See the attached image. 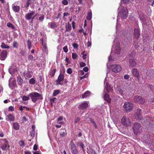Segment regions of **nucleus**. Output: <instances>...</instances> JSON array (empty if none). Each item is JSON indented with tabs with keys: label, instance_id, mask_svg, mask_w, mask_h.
I'll return each mask as SVG.
<instances>
[{
	"label": "nucleus",
	"instance_id": "53",
	"mask_svg": "<svg viewBox=\"0 0 154 154\" xmlns=\"http://www.w3.org/2000/svg\"><path fill=\"white\" fill-rule=\"evenodd\" d=\"M79 146L81 148H82V149H83V148L84 147V144H83L82 143H80Z\"/></svg>",
	"mask_w": 154,
	"mask_h": 154
},
{
	"label": "nucleus",
	"instance_id": "30",
	"mask_svg": "<svg viewBox=\"0 0 154 154\" xmlns=\"http://www.w3.org/2000/svg\"><path fill=\"white\" fill-rule=\"evenodd\" d=\"M34 1L35 0H27L26 4V7H29L30 4L34 2Z\"/></svg>",
	"mask_w": 154,
	"mask_h": 154
},
{
	"label": "nucleus",
	"instance_id": "46",
	"mask_svg": "<svg viewBox=\"0 0 154 154\" xmlns=\"http://www.w3.org/2000/svg\"><path fill=\"white\" fill-rule=\"evenodd\" d=\"M84 52H85L84 51L82 52V53L81 54H83L82 57H83V59L84 60H85L86 58L87 55L86 54H84Z\"/></svg>",
	"mask_w": 154,
	"mask_h": 154
},
{
	"label": "nucleus",
	"instance_id": "20",
	"mask_svg": "<svg viewBox=\"0 0 154 154\" xmlns=\"http://www.w3.org/2000/svg\"><path fill=\"white\" fill-rule=\"evenodd\" d=\"M129 66L131 67H133L136 65V61L134 59H130L129 60Z\"/></svg>",
	"mask_w": 154,
	"mask_h": 154
},
{
	"label": "nucleus",
	"instance_id": "38",
	"mask_svg": "<svg viewBox=\"0 0 154 154\" xmlns=\"http://www.w3.org/2000/svg\"><path fill=\"white\" fill-rule=\"evenodd\" d=\"M35 81V80L33 78H31L29 80V83L31 84H34Z\"/></svg>",
	"mask_w": 154,
	"mask_h": 154
},
{
	"label": "nucleus",
	"instance_id": "35",
	"mask_svg": "<svg viewBox=\"0 0 154 154\" xmlns=\"http://www.w3.org/2000/svg\"><path fill=\"white\" fill-rule=\"evenodd\" d=\"M60 91L59 90H55L54 91L53 93V95L54 96H56L58 94L60 93Z\"/></svg>",
	"mask_w": 154,
	"mask_h": 154
},
{
	"label": "nucleus",
	"instance_id": "55",
	"mask_svg": "<svg viewBox=\"0 0 154 154\" xmlns=\"http://www.w3.org/2000/svg\"><path fill=\"white\" fill-rule=\"evenodd\" d=\"M122 1H123L125 4H128L129 2V0H122Z\"/></svg>",
	"mask_w": 154,
	"mask_h": 154
},
{
	"label": "nucleus",
	"instance_id": "11",
	"mask_svg": "<svg viewBox=\"0 0 154 154\" xmlns=\"http://www.w3.org/2000/svg\"><path fill=\"white\" fill-rule=\"evenodd\" d=\"M71 152L73 154H77L78 151L73 142L71 141L69 144Z\"/></svg>",
	"mask_w": 154,
	"mask_h": 154
},
{
	"label": "nucleus",
	"instance_id": "47",
	"mask_svg": "<svg viewBox=\"0 0 154 154\" xmlns=\"http://www.w3.org/2000/svg\"><path fill=\"white\" fill-rule=\"evenodd\" d=\"M62 2L64 5H67L68 3V2L67 0H63L62 1Z\"/></svg>",
	"mask_w": 154,
	"mask_h": 154
},
{
	"label": "nucleus",
	"instance_id": "21",
	"mask_svg": "<svg viewBox=\"0 0 154 154\" xmlns=\"http://www.w3.org/2000/svg\"><path fill=\"white\" fill-rule=\"evenodd\" d=\"M23 74L26 79L30 78L32 77L31 74L30 72L29 71H25L24 72Z\"/></svg>",
	"mask_w": 154,
	"mask_h": 154
},
{
	"label": "nucleus",
	"instance_id": "9",
	"mask_svg": "<svg viewBox=\"0 0 154 154\" xmlns=\"http://www.w3.org/2000/svg\"><path fill=\"white\" fill-rule=\"evenodd\" d=\"M121 122L125 126H128L131 125V122L129 119L126 116L123 117L121 119Z\"/></svg>",
	"mask_w": 154,
	"mask_h": 154
},
{
	"label": "nucleus",
	"instance_id": "29",
	"mask_svg": "<svg viewBox=\"0 0 154 154\" xmlns=\"http://www.w3.org/2000/svg\"><path fill=\"white\" fill-rule=\"evenodd\" d=\"M90 95V92L89 91H87L81 96L82 98H84L87 97Z\"/></svg>",
	"mask_w": 154,
	"mask_h": 154
},
{
	"label": "nucleus",
	"instance_id": "25",
	"mask_svg": "<svg viewBox=\"0 0 154 154\" xmlns=\"http://www.w3.org/2000/svg\"><path fill=\"white\" fill-rule=\"evenodd\" d=\"M104 100L106 101L108 103H110V99L109 97L108 94L106 93H105L104 94Z\"/></svg>",
	"mask_w": 154,
	"mask_h": 154
},
{
	"label": "nucleus",
	"instance_id": "2",
	"mask_svg": "<svg viewBox=\"0 0 154 154\" xmlns=\"http://www.w3.org/2000/svg\"><path fill=\"white\" fill-rule=\"evenodd\" d=\"M133 90V88L131 85L126 84L125 85L122 89H120L118 91L121 95L125 97L127 95V93H129Z\"/></svg>",
	"mask_w": 154,
	"mask_h": 154
},
{
	"label": "nucleus",
	"instance_id": "59",
	"mask_svg": "<svg viewBox=\"0 0 154 154\" xmlns=\"http://www.w3.org/2000/svg\"><path fill=\"white\" fill-rule=\"evenodd\" d=\"M63 119V117L62 116H60L57 119L58 122H59V121L62 120Z\"/></svg>",
	"mask_w": 154,
	"mask_h": 154
},
{
	"label": "nucleus",
	"instance_id": "36",
	"mask_svg": "<svg viewBox=\"0 0 154 154\" xmlns=\"http://www.w3.org/2000/svg\"><path fill=\"white\" fill-rule=\"evenodd\" d=\"M21 97L22 100L23 101H27L29 99V97L25 95H23Z\"/></svg>",
	"mask_w": 154,
	"mask_h": 154
},
{
	"label": "nucleus",
	"instance_id": "41",
	"mask_svg": "<svg viewBox=\"0 0 154 154\" xmlns=\"http://www.w3.org/2000/svg\"><path fill=\"white\" fill-rule=\"evenodd\" d=\"M18 44L17 43L16 41H14L13 44V46L14 47L17 48L18 47Z\"/></svg>",
	"mask_w": 154,
	"mask_h": 154
},
{
	"label": "nucleus",
	"instance_id": "6",
	"mask_svg": "<svg viewBox=\"0 0 154 154\" xmlns=\"http://www.w3.org/2000/svg\"><path fill=\"white\" fill-rule=\"evenodd\" d=\"M123 107L127 112H128L131 111L133 109V104L131 102H126L123 106Z\"/></svg>",
	"mask_w": 154,
	"mask_h": 154
},
{
	"label": "nucleus",
	"instance_id": "61",
	"mask_svg": "<svg viewBox=\"0 0 154 154\" xmlns=\"http://www.w3.org/2000/svg\"><path fill=\"white\" fill-rule=\"evenodd\" d=\"M91 154H97L92 149L91 150Z\"/></svg>",
	"mask_w": 154,
	"mask_h": 154
},
{
	"label": "nucleus",
	"instance_id": "26",
	"mask_svg": "<svg viewBox=\"0 0 154 154\" xmlns=\"http://www.w3.org/2000/svg\"><path fill=\"white\" fill-rule=\"evenodd\" d=\"M12 9L13 11L15 12H18L20 9V7L19 6H16L12 5Z\"/></svg>",
	"mask_w": 154,
	"mask_h": 154
},
{
	"label": "nucleus",
	"instance_id": "14",
	"mask_svg": "<svg viewBox=\"0 0 154 154\" xmlns=\"http://www.w3.org/2000/svg\"><path fill=\"white\" fill-rule=\"evenodd\" d=\"M106 79L107 78H106L104 81V83H106V87H105V88L104 90V92H105V90L106 89L107 91L108 92H109L112 91V88L110 86V85H109V83L107 82Z\"/></svg>",
	"mask_w": 154,
	"mask_h": 154
},
{
	"label": "nucleus",
	"instance_id": "31",
	"mask_svg": "<svg viewBox=\"0 0 154 154\" xmlns=\"http://www.w3.org/2000/svg\"><path fill=\"white\" fill-rule=\"evenodd\" d=\"M17 80L18 83L20 85H21L23 83V81L20 77H18L17 78Z\"/></svg>",
	"mask_w": 154,
	"mask_h": 154
},
{
	"label": "nucleus",
	"instance_id": "10",
	"mask_svg": "<svg viewBox=\"0 0 154 154\" xmlns=\"http://www.w3.org/2000/svg\"><path fill=\"white\" fill-rule=\"evenodd\" d=\"M121 50L120 44L119 42L116 43V45L114 44L112 48V51H114L115 53L117 54H119Z\"/></svg>",
	"mask_w": 154,
	"mask_h": 154
},
{
	"label": "nucleus",
	"instance_id": "4",
	"mask_svg": "<svg viewBox=\"0 0 154 154\" xmlns=\"http://www.w3.org/2000/svg\"><path fill=\"white\" fill-rule=\"evenodd\" d=\"M34 11H31L30 13L26 14L25 16V18L26 20H29L31 19V22L32 23L34 19L38 15L37 14L35 15Z\"/></svg>",
	"mask_w": 154,
	"mask_h": 154
},
{
	"label": "nucleus",
	"instance_id": "58",
	"mask_svg": "<svg viewBox=\"0 0 154 154\" xmlns=\"http://www.w3.org/2000/svg\"><path fill=\"white\" fill-rule=\"evenodd\" d=\"M79 72L80 74V75H83L84 74V72L82 70H81L79 71Z\"/></svg>",
	"mask_w": 154,
	"mask_h": 154
},
{
	"label": "nucleus",
	"instance_id": "45",
	"mask_svg": "<svg viewBox=\"0 0 154 154\" xmlns=\"http://www.w3.org/2000/svg\"><path fill=\"white\" fill-rule=\"evenodd\" d=\"M64 51L65 53H67L68 51V49L67 46H65L63 48Z\"/></svg>",
	"mask_w": 154,
	"mask_h": 154
},
{
	"label": "nucleus",
	"instance_id": "16",
	"mask_svg": "<svg viewBox=\"0 0 154 154\" xmlns=\"http://www.w3.org/2000/svg\"><path fill=\"white\" fill-rule=\"evenodd\" d=\"M141 110L140 109H137L136 112L134 115V117L135 119H141Z\"/></svg>",
	"mask_w": 154,
	"mask_h": 154
},
{
	"label": "nucleus",
	"instance_id": "5",
	"mask_svg": "<svg viewBox=\"0 0 154 154\" xmlns=\"http://www.w3.org/2000/svg\"><path fill=\"white\" fill-rule=\"evenodd\" d=\"M1 140L3 141L2 142L1 148L3 150H7L10 147L8 141L5 138L1 139Z\"/></svg>",
	"mask_w": 154,
	"mask_h": 154
},
{
	"label": "nucleus",
	"instance_id": "51",
	"mask_svg": "<svg viewBox=\"0 0 154 154\" xmlns=\"http://www.w3.org/2000/svg\"><path fill=\"white\" fill-rule=\"evenodd\" d=\"M33 150H36L38 149V146L37 145L35 144L34 145L33 147Z\"/></svg>",
	"mask_w": 154,
	"mask_h": 154
},
{
	"label": "nucleus",
	"instance_id": "63",
	"mask_svg": "<svg viewBox=\"0 0 154 154\" xmlns=\"http://www.w3.org/2000/svg\"><path fill=\"white\" fill-rule=\"evenodd\" d=\"M19 110L21 111H22L24 110V108H23V106H20L19 108Z\"/></svg>",
	"mask_w": 154,
	"mask_h": 154
},
{
	"label": "nucleus",
	"instance_id": "43",
	"mask_svg": "<svg viewBox=\"0 0 154 154\" xmlns=\"http://www.w3.org/2000/svg\"><path fill=\"white\" fill-rule=\"evenodd\" d=\"M72 46L74 48L77 49L78 47V45L76 43H73L72 44Z\"/></svg>",
	"mask_w": 154,
	"mask_h": 154
},
{
	"label": "nucleus",
	"instance_id": "42",
	"mask_svg": "<svg viewBox=\"0 0 154 154\" xmlns=\"http://www.w3.org/2000/svg\"><path fill=\"white\" fill-rule=\"evenodd\" d=\"M27 44L28 45L29 49H30L31 47V44L30 42L28 40L27 41Z\"/></svg>",
	"mask_w": 154,
	"mask_h": 154
},
{
	"label": "nucleus",
	"instance_id": "48",
	"mask_svg": "<svg viewBox=\"0 0 154 154\" xmlns=\"http://www.w3.org/2000/svg\"><path fill=\"white\" fill-rule=\"evenodd\" d=\"M80 66L81 67H83L86 66V64L83 62H81L80 63Z\"/></svg>",
	"mask_w": 154,
	"mask_h": 154
},
{
	"label": "nucleus",
	"instance_id": "28",
	"mask_svg": "<svg viewBox=\"0 0 154 154\" xmlns=\"http://www.w3.org/2000/svg\"><path fill=\"white\" fill-rule=\"evenodd\" d=\"M132 73L134 76L137 77L139 75V73L137 69H134L132 71Z\"/></svg>",
	"mask_w": 154,
	"mask_h": 154
},
{
	"label": "nucleus",
	"instance_id": "52",
	"mask_svg": "<svg viewBox=\"0 0 154 154\" xmlns=\"http://www.w3.org/2000/svg\"><path fill=\"white\" fill-rule=\"evenodd\" d=\"M83 70L85 72H87L88 71V68L87 67H85L83 68Z\"/></svg>",
	"mask_w": 154,
	"mask_h": 154
},
{
	"label": "nucleus",
	"instance_id": "44",
	"mask_svg": "<svg viewBox=\"0 0 154 154\" xmlns=\"http://www.w3.org/2000/svg\"><path fill=\"white\" fill-rule=\"evenodd\" d=\"M19 144L20 146L23 147L24 146V142L22 140L20 141L19 142Z\"/></svg>",
	"mask_w": 154,
	"mask_h": 154
},
{
	"label": "nucleus",
	"instance_id": "1",
	"mask_svg": "<svg viewBox=\"0 0 154 154\" xmlns=\"http://www.w3.org/2000/svg\"><path fill=\"white\" fill-rule=\"evenodd\" d=\"M119 12L118 14V18L117 21V25L116 26L117 29L118 28L119 23L121 22L120 18L121 20L125 19L128 16V11L126 7H123L120 5L119 8Z\"/></svg>",
	"mask_w": 154,
	"mask_h": 154
},
{
	"label": "nucleus",
	"instance_id": "39",
	"mask_svg": "<svg viewBox=\"0 0 154 154\" xmlns=\"http://www.w3.org/2000/svg\"><path fill=\"white\" fill-rule=\"evenodd\" d=\"M78 57V55L76 53H72V58L74 59H76Z\"/></svg>",
	"mask_w": 154,
	"mask_h": 154
},
{
	"label": "nucleus",
	"instance_id": "24",
	"mask_svg": "<svg viewBox=\"0 0 154 154\" xmlns=\"http://www.w3.org/2000/svg\"><path fill=\"white\" fill-rule=\"evenodd\" d=\"M49 27L51 28H54L57 27V25L56 23L54 22H52L49 23L48 24Z\"/></svg>",
	"mask_w": 154,
	"mask_h": 154
},
{
	"label": "nucleus",
	"instance_id": "40",
	"mask_svg": "<svg viewBox=\"0 0 154 154\" xmlns=\"http://www.w3.org/2000/svg\"><path fill=\"white\" fill-rule=\"evenodd\" d=\"M67 73L69 74H71L72 73V70L71 68H68L67 70Z\"/></svg>",
	"mask_w": 154,
	"mask_h": 154
},
{
	"label": "nucleus",
	"instance_id": "60",
	"mask_svg": "<svg viewBox=\"0 0 154 154\" xmlns=\"http://www.w3.org/2000/svg\"><path fill=\"white\" fill-rule=\"evenodd\" d=\"M3 133L2 131H0V137H4Z\"/></svg>",
	"mask_w": 154,
	"mask_h": 154
},
{
	"label": "nucleus",
	"instance_id": "8",
	"mask_svg": "<svg viewBox=\"0 0 154 154\" xmlns=\"http://www.w3.org/2000/svg\"><path fill=\"white\" fill-rule=\"evenodd\" d=\"M110 68L112 72L116 73L120 72L122 69L121 66L118 64L112 65Z\"/></svg>",
	"mask_w": 154,
	"mask_h": 154
},
{
	"label": "nucleus",
	"instance_id": "49",
	"mask_svg": "<svg viewBox=\"0 0 154 154\" xmlns=\"http://www.w3.org/2000/svg\"><path fill=\"white\" fill-rule=\"evenodd\" d=\"M35 131L34 130H32L30 132V135L32 137H34L35 135Z\"/></svg>",
	"mask_w": 154,
	"mask_h": 154
},
{
	"label": "nucleus",
	"instance_id": "57",
	"mask_svg": "<svg viewBox=\"0 0 154 154\" xmlns=\"http://www.w3.org/2000/svg\"><path fill=\"white\" fill-rule=\"evenodd\" d=\"M80 119L79 117L75 119L74 121V122L75 123H77V122H78L79 121V120Z\"/></svg>",
	"mask_w": 154,
	"mask_h": 154
},
{
	"label": "nucleus",
	"instance_id": "13",
	"mask_svg": "<svg viewBox=\"0 0 154 154\" xmlns=\"http://www.w3.org/2000/svg\"><path fill=\"white\" fill-rule=\"evenodd\" d=\"M64 78V75L61 74H60L58 76V78L56 81V85H63V83H61V82L63 81Z\"/></svg>",
	"mask_w": 154,
	"mask_h": 154
},
{
	"label": "nucleus",
	"instance_id": "32",
	"mask_svg": "<svg viewBox=\"0 0 154 154\" xmlns=\"http://www.w3.org/2000/svg\"><path fill=\"white\" fill-rule=\"evenodd\" d=\"M66 31L69 32L71 30L72 27L70 25L68 24L66 26Z\"/></svg>",
	"mask_w": 154,
	"mask_h": 154
},
{
	"label": "nucleus",
	"instance_id": "17",
	"mask_svg": "<svg viewBox=\"0 0 154 154\" xmlns=\"http://www.w3.org/2000/svg\"><path fill=\"white\" fill-rule=\"evenodd\" d=\"M89 104L88 102L85 101L79 105L78 106V108L82 109H86L88 108Z\"/></svg>",
	"mask_w": 154,
	"mask_h": 154
},
{
	"label": "nucleus",
	"instance_id": "12",
	"mask_svg": "<svg viewBox=\"0 0 154 154\" xmlns=\"http://www.w3.org/2000/svg\"><path fill=\"white\" fill-rule=\"evenodd\" d=\"M134 100L135 103L140 104H143L145 102V100L142 97L139 96H134Z\"/></svg>",
	"mask_w": 154,
	"mask_h": 154
},
{
	"label": "nucleus",
	"instance_id": "56",
	"mask_svg": "<svg viewBox=\"0 0 154 154\" xmlns=\"http://www.w3.org/2000/svg\"><path fill=\"white\" fill-rule=\"evenodd\" d=\"M124 78L126 79H128L129 78V76L128 75H126L124 76Z\"/></svg>",
	"mask_w": 154,
	"mask_h": 154
},
{
	"label": "nucleus",
	"instance_id": "34",
	"mask_svg": "<svg viewBox=\"0 0 154 154\" xmlns=\"http://www.w3.org/2000/svg\"><path fill=\"white\" fill-rule=\"evenodd\" d=\"M1 47L3 48H7L8 49L9 48V47L7 45L5 44L4 43H2L1 45Z\"/></svg>",
	"mask_w": 154,
	"mask_h": 154
},
{
	"label": "nucleus",
	"instance_id": "27",
	"mask_svg": "<svg viewBox=\"0 0 154 154\" xmlns=\"http://www.w3.org/2000/svg\"><path fill=\"white\" fill-rule=\"evenodd\" d=\"M92 17V14L91 10H89L88 14L87 16L86 17L87 19L88 20H90Z\"/></svg>",
	"mask_w": 154,
	"mask_h": 154
},
{
	"label": "nucleus",
	"instance_id": "7",
	"mask_svg": "<svg viewBox=\"0 0 154 154\" xmlns=\"http://www.w3.org/2000/svg\"><path fill=\"white\" fill-rule=\"evenodd\" d=\"M141 125L138 123H135L133 126V129L134 133L135 134H137L140 131Z\"/></svg>",
	"mask_w": 154,
	"mask_h": 154
},
{
	"label": "nucleus",
	"instance_id": "54",
	"mask_svg": "<svg viewBox=\"0 0 154 154\" xmlns=\"http://www.w3.org/2000/svg\"><path fill=\"white\" fill-rule=\"evenodd\" d=\"M9 109L10 111H13L14 110V108L12 106H10L9 107Z\"/></svg>",
	"mask_w": 154,
	"mask_h": 154
},
{
	"label": "nucleus",
	"instance_id": "19",
	"mask_svg": "<svg viewBox=\"0 0 154 154\" xmlns=\"http://www.w3.org/2000/svg\"><path fill=\"white\" fill-rule=\"evenodd\" d=\"M134 33L135 38L137 39H138L140 35V30L138 27L135 28Z\"/></svg>",
	"mask_w": 154,
	"mask_h": 154
},
{
	"label": "nucleus",
	"instance_id": "15",
	"mask_svg": "<svg viewBox=\"0 0 154 154\" xmlns=\"http://www.w3.org/2000/svg\"><path fill=\"white\" fill-rule=\"evenodd\" d=\"M5 119L10 122H13L15 119L14 116L12 114H9L6 116Z\"/></svg>",
	"mask_w": 154,
	"mask_h": 154
},
{
	"label": "nucleus",
	"instance_id": "18",
	"mask_svg": "<svg viewBox=\"0 0 154 154\" xmlns=\"http://www.w3.org/2000/svg\"><path fill=\"white\" fill-rule=\"evenodd\" d=\"M7 52L4 50L0 53V59L2 60H5L7 57Z\"/></svg>",
	"mask_w": 154,
	"mask_h": 154
},
{
	"label": "nucleus",
	"instance_id": "62",
	"mask_svg": "<svg viewBox=\"0 0 154 154\" xmlns=\"http://www.w3.org/2000/svg\"><path fill=\"white\" fill-rule=\"evenodd\" d=\"M22 120L23 121V122H26L27 121V119H26V117L25 116H24L22 118Z\"/></svg>",
	"mask_w": 154,
	"mask_h": 154
},
{
	"label": "nucleus",
	"instance_id": "50",
	"mask_svg": "<svg viewBox=\"0 0 154 154\" xmlns=\"http://www.w3.org/2000/svg\"><path fill=\"white\" fill-rule=\"evenodd\" d=\"M56 72V69H52L51 72V75L52 76H53L55 73Z\"/></svg>",
	"mask_w": 154,
	"mask_h": 154
},
{
	"label": "nucleus",
	"instance_id": "23",
	"mask_svg": "<svg viewBox=\"0 0 154 154\" xmlns=\"http://www.w3.org/2000/svg\"><path fill=\"white\" fill-rule=\"evenodd\" d=\"M12 126L13 128L15 130H18L20 128V125L17 122H14L12 124Z\"/></svg>",
	"mask_w": 154,
	"mask_h": 154
},
{
	"label": "nucleus",
	"instance_id": "64",
	"mask_svg": "<svg viewBox=\"0 0 154 154\" xmlns=\"http://www.w3.org/2000/svg\"><path fill=\"white\" fill-rule=\"evenodd\" d=\"M24 154H31V152L29 151H24Z\"/></svg>",
	"mask_w": 154,
	"mask_h": 154
},
{
	"label": "nucleus",
	"instance_id": "22",
	"mask_svg": "<svg viewBox=\"0 0 154 154\" xmlns=\"http://www.w3.org/2000/svg\"><path fill=\"white\" fill-rule=\"evenodd\" d=\"M41 41H42V45L43 46L42 48V51L44 52H47L48 51V49L46 47V44L45 43H44L43 42V39L41 38L40 39Z\"/></svg>",
	"mask_w": 154,
	"mask_h": 154
},
{
	"label": "nucleus",
	"instance_id": "3",
	"mask_svg": "<svg viewBox=\"0 0 154 154\" xmlns=\"http://www.w3.org/2000/svg\"><path fill=\"white\" fill-rule=\"evenodd\" d=\"M31 98L33 102L35 103L37 100L42 99V95L36 92H33L29 94V95Z\"/></svg>",
	"mask_w": 154,
	"mask_h": 154
},
{
	"label": "nucleus",
	"instance_id": "33",
	"mask_svg": "<svg viewBox=\"0 0 154 154\" xmlns=\"http://www.w3.org/2000/svg\"><path fill=\"white\" fill-rule=\"evenodd\" d=\"M36 18L38 20L41 21H42L44 18V16L42 15H40L38 18L37 17Z\"/></svg>",
	"mask_w": 154,
	"mask_h": 154
},
{
	"label": "nucleus",
	"instance_id": "37",
	"mask_svg": "<svg viewBox=\"0 0 154 154\" xmlns=\"http://www.w3.org/2000/svg\"><path fill=\"white\" fill-rule=\"evenodd\" d=\"M7 25L8 27L11 28L12 29H14L15 28V27L14 25L11 23H7Z\"/></svg>",
	"mask_w": 154,
	"mask_h": 154
}]
</instances>
